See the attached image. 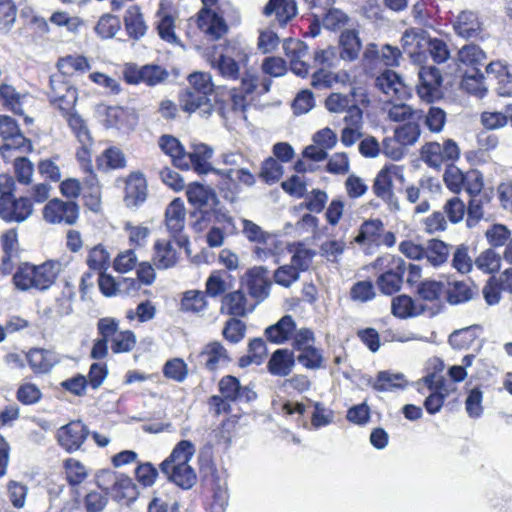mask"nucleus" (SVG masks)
<instances>
[{
	"label": "nucleus",
	"instance_id": "39448f33",
	"mask_svg": "<svg viewBox=\"0 0 512 512\" xmlns=\"http://www.w3.org/2000/svg\"><path fill=\"white\" fill-rule=\"evenodd\" d=\"M66 77L63 74L55 73L49 79L48 97L50 103L60 112L74 110L78 98L76 88L69 83Z\"/></svg>",
	"mask_w": 512,
	"mask_h": 512
},
{
	"label": "nucleus",
	"instance_id": "ddd939ff",
	"mask_svg": "<svg viewBox=\"0 0 512 512\" xmlns=\"http://www.w3.org/2000/svg\"><path fill=\"white\" fill-rule=\"evenodd\" d=\"M89 435V430L81 421H72L57 432L59 444L69 453L77 451Z\"/></svg>",
	"mask_w": 512,
	"mask_h": 512
},
{
	"label": "nucleus",
	"instance_id": "9d476101",
	"mask_svg": "<svg viewBox=\"0 0 512 512\" xmlns=\"http://www.w3.org/2000/svg\"><path fill=\"white\" fill-rule=\"evenodd\" d=\"M428 44L429 37L423 29H407L401 38L403 52L416 64H421L426 59V47Z\"/></svg>",
	"mask_w": 512,
	"mask_h": 512
},
{
	"label": "nucleus",
	"instance_id": "f704fd0d",
	"mask_svg": "<svg viewBox=\"0 0 512 512\" xmlns=\"http://www.w3.org/2000/svg\"><path fill=\"white\" fill-rule=\"evenodd\" d=\"M486 72L498 80V93L500 95L506 96L512 93V73H510L504 62L494 61L489 63L486 67Z\"/></svg>",
	"mask_w": 512,
	"mask_h": 512
},
{
	"label": "nucleus",
	"instance_id": "4be33fe9",
	"mask_svg": "<svg viewBox=\"0 0 512 512\" xmlns=\"http://www.w3.org/2000/svg\"><path fill=\"white\" fill-rule=\"evenodd\" d=\"M160 469L171 482L182 489H190L196 483L197 476L190 464L171 466L168 463H161Z\"/></svg>",
	"mask_w": 512,
	"mask_h": 512
},
{
	"label": "nucleus",
	"instance_id": "0eeeda50",
	"mask_svg": "<svg viewBox=\"0 0 512 512\" xmlns=\"http://www.w3.org/2000/svg\"><path fill=\"white\" fill-rule=\"evenodd\" d=\"M101 336L109 338L114 353L130 352L136 344V337L129 330L119 331L118 322L113 318H101L97 324Z\"/></svg>",
	"mask_w": 512,
	"mask_h": 512
},
{
	"label": "nucleus",
	"instance_id": "0e129e2a",
	"mask_svg": "<svg viewBox=\"0 0 512 512\" xmlns=\"http://www.w3.org/2000/svg\"><path fill=\"white\" fill-rule=\"evenodd\" d=\"M297 361L307 369L317 370L323 367L324 357L321 350L312 346L299 352Z\"/></svg>",
	"mask_w": 512,
	"mask_h": 512
},
{
	"label": "nucleus",
	"instance_id": "79ce46f5",
	"mask_svg": "<svg viewBox=\"0 0 512 512\" xmlns=\"http://www.w3.org/2000/svg\"><path fill=\"white\" fill-rule=\"evenodd\" d=\"M126 159L123 152L116 147L107 148L98 158L97 166L102 170L121 169L125 167Z\"/></svg>",
	"mask_w": 512,
	"mask_h": 512
},
{
	"label": "nucleus",
	"instance_id": "6ab92c4d",
	"mask_svg": "<svg viewBox=\"0 0 512 512\" xmlns=\"http://www.w3.org/2000/svg\"><path fill=\"white\" fill-rule=\"evenodd\" d=\"M28 364L36 374H46L60 362V356L48 349L34 348L26 354Z\"/></svg>",
	"mask_w": 512,
	"mask_h": 512
},
{
	"label": "nucleus",
	"instance_id": "13d9d810",
	"mask_svg": "<svg viewBox=\"0 0 512 512\" xmlns=\"http://www.w3.org/2000/svg\"><path fill=\"white\" fill-rule=\"evenodd\" d=\"M186 193L189 202L197 206L208 205L215 199L213 191L199 183L190 184Z\"/></svg>",
	"mask_w": 512,
	"mask_h": 512
},
{
	"label": "nucleus",
	"instance_id": "4c0bfd02",
	"mask_svg": "<svg viewBox=\"0 0 512 512\" xmlns=\"http://www.w3.org/2000/svg\"><path fill=\"white\" fill-rule=\"evenodd\" d=\"M0 97L4 105L13 113L22 115L24 113L23 105L29 97L27 94H21L9 84L0 85Z\"/></svg>",
	"mask_w": 512,
	"mask_h": 512
},
{
	"label": "nucleus",
	"instance_id": "e2e57ef3",
	"mask_svg": "<svg viewBox=\"0 0 512 512\" xmlns=\"http://www.w3.org/2000/svg\"><path fill=\"white\" fill-rule=\"evenodd\" d=\"M442 147L437 142L426 143L421 148V159L429 167L439 169L444 163L442 157Z\"/></svg>",
	"mask_w": 512,
	"mask_h": 512
},
{
	"label": "nucleus",
	"instance_id": "bf43d9fd",
	"mask_svg": "<svg viewBox=\"0 0 512 512\" xmlns=\"http://www.w3.org/2000/svg\"><path fill=\"white\" fill-rule=\"evenodd\" d=\"M17 7L13 0H0V32L9 33L14 26Z\"/></svg>",
	"mask_w": 512,
	"mask_h": 512
},
{
	"label": "nucleus",
	"instance_id": "1a4fd4ad",
	"mask_svg": "<svg viewBox=\"0 0 512 512\" xmlns=\"http://www.w3.org/2000/svg\"><path fill=\"white\" fill-rule=\"evenodd\" d=\"M43 218L51 224L74 225L79 218V206L73 201L55 198L44 206Z\"/></svg>",
	"mask_w": 512,
	"mask_h": 512
},
{
	"label": "nucleus",
	"instance_id": "2eb2a0df",
	"mask_svg": "<svg viewBox=\"0 0 512 512\" xmlns=\"http://www.w3.org/2000/svg\"><path fill=\"white\" fill-rule=\"evenodd\" d=\"M283 49L290 60L292 72L300 77L307 76L309 65L305 58L308 55V46L301 40L289 38L284 41Z\"/></svg>",
	"mask_w": 512,
	"mask_h": 512
},
{
	"label": "nucleus",
	"instance_id": "5fc2aeb1",
	"mask_svg": "<svg viewBox=\"0 0 512 512\" xmlns=\"http://www.w3.org/2000/svg\"><path fill=\"white\" fill-rule=\"evenodd\" d=\"M424 382L431 391H435L445 398L456 391L455 383L452 380L436 373L426 376Z\"/></svg>",
	"mask_w": 512,
	"mask_h": 512
},
{
	"label": "nucleus",
	"instance_id": "c03bdc74",
	"mask_svg": "<svg viewBox=\"0 0 512 512\" xmlns=\"http://www.w3.org/2000/svg\"><path fill=\"white\" fill-rule=\"evenodd\" d=\"M356 96V89H353L350 94L332 93L327 97L325 106L332 113H342L356 103Z\"/></svg>",
	"mask_w": 512,
	"mask_h": 512
},
{
	"label": "nucleus",
	"instance_id": "473e14b6",
	"mask_svg": "<svg viewBox=\"0 0 512 512\" xmlns=\"http://www.w3.org/2000/svg\"><path fill=\"white\" fill-rule=\"evenodd\" d=\"M161 150L172 158L173 163L181 169H189L186 152L179 140L171 135H163L159 139Z\"/></svg>",
	"mask_w": 512,
	"mask_h": 512
},
{
	"label": "nucleus",
	"instance_id": "774afa93",
	"mask_svg": "<svg viewBox=\"0 0 512 512\" xmlns=\"http://www.w3.org/2000/svg\"><path fill=\"white\" fill-rule=\"evenodd\" d=\"M282 175L283 167L276 159L270 157L263 162L259 176L265 183H276Z\"/></svg>",
	"mask_w": 512,
	"mask_h": 512
},
{
	"label": "nucleus",
	"instance_id": "9b49d317",
	"mask_svg": "<svg viewBox=\"0 0 512 512\" xmlns=\"http://www.w3.org/2000/svg\"><path fill=\"white\" fill-rule=\"evenodd\" d=\"M32 213L33 205L28 197L0 198V217L6 222H23Z\"/></svg>",
	"mask_w": 512,
	"mask_h": 512
},
{
	"label": "nucleus",
	"instance_id": "37998d69",
	"mask_svg": "<svg viewBox=\"0 0 512 512\" xmlns=\"http://www.w3.org/2000/svg\"><path fill=\"white\" fill-rule=\"evenodd\" d=\"M406 384L402 373H391L389 371H380L372 387L377 391H392L396 388H402Z\"/></svg>",
	"mask_w": 512,
	"mask_h": 512
},
{
	"label": "nucleus",
	"instance_id": "f03ea898",
	"mask_svg": "<svg viewBox=\"0 0 512 512\" xmlns=\"http://www.w3.org/2000/svg\"><path fill=\"white\" fill-rule=\"evenodd\" d=\"M61 271V264L55 259H48L40 265L21 264L13 276L17 289L27 291L31 288L48 289Z\"/></svg>",
	"mask_w": 512,
	"mask_h": 512
},
{
	"label": "nucleus",
	"instance_id": "72a5a7b5",
	"mask_svg": "<svg viewBox=\"0 0 512 512\" xmlns=\"http://www.w3.org/2000/svg\"><path fill=\"white\" fill-rule=\"evenodd\" d=\"M296 325L290 315H285L276 324L265 330L267 339L273 343H284L295 331Z\"/></svg>",
	"mask_w": 512,
	"mask_h": 512
},
{
	"label": "nucleus",
	"instance_id": "bb28decb",
	"mask_svg": "<svg viewBox=\"0 0 512 512\" xmlns=\"http://www.w3.org/2000/svg\"><path fill=\"white\" fill-rule=\"evenodd\" d=\"M399 173V167L396 165H390L382 168L377 174L374 184L373 191L377 197L390 201L393 197V177Z\"/></svg>",
	"mask_w": 512,
	"mask_h": 512
},
{
	"label": "nucleus",
	"instance_id": "c756f323",
	"mask_svg": "<svg viewBox=\"0 0 512 512\" xmlns=\"http://www.w3.org/2000/svg\"><path fill=\"white\" fill-rule=\"evenodd\" d=\"M185 206L180 198L174 199L165 211V224L170 234L183 235L181 232L185 226Z\"/></svg>",
	"mask_w": 512,
	"mask_h": 512
},
{
	"label": "nucleus",
	"instance_id": "864d4df0",
	"mask_svg": "<svg viewBox=\"0 0 512 512\" xmlns=\"http://www.w3.org/2000/svg\"><path fill=\"white\" fill-rule=\"evenodd\" d=\"M394 135L404 147L412 146L418 141L421 129L417 122L409 121L397 127Z\"/></svg>",
	"mask_w": 512,
	"mask_h": 512
},
{
	"label": "nucleus",
	"instance_id": "8fccbe9b",
	"mask_svg": "<svg viewBox=\"0 0 512 512\" xmlns=\"http://www.w3.org/2000/svg\"><path fill=\"white\" fill-rule=\"evenodd\" d=\"M58 73L65 76L72 75L74 72H85L90 68L87 59L83 56L68 55L59 59L57 62Z\"/></svg>",
	"mask_w": 512,
	"mask_h": 512
},
{
	"label": "nucleus",
	"instance_id": "f3484780",
	"mask_svg": "<svg viewBox=\"0 0 512 512\" xmlns=\"http://www.w3.org/2000/svg\"><path fill=\"white\" fill-rule=\"evenodd\" d=\"M246 284L250 295L258 301L268 297L271 282L268 271L263 267L249 269L246 272Z\"/></svg>",
	"mask_w": 512,
	"mask_h": 512
},
{
	"label": "nucleus",
	"instance_id": "7c9ffc66",
	"mask_svg": "<svg viewBox=\"0 0 512 512\" xmlns=\"http://www.w3.org/2000/svg\"><path fill=\"white\" fill-rule=\"evenodd\" d=\"M295 365L294 353L288 349H277L268 362V370L274 376L285 377Z\"/></svg>",
	"mask_w": 512,
	"mask_h": 512
},
{
	"label": "nucleus",
	"instance_id": "6e6552de",
	"mask_svg": "<svg viewBox=\"0 0 512 512\" xmlns=\"http://www.w3.org/2000/svg\"><path fill=\"white\" fill-rule=\"evenodd\" d=\"M224 14V10L220 7H202L198 11L196 19L199 30L211 40L221 39L228 32Z\"/></svg>",
	"mask_w": 512,
	"mask_h": 512
},
{
	"label": "nucleus",
	"instance_id": "aec40b11",
	"mask_svg": "<svg viewBox=\"0 0 512 512\" xmlns=\"http://www.w3.org/2000/svg\"><path fill=\"white\" fill-rule=\"evenodd\" d=\"M179 101L182 109L188 113L198 110L204 117L211 115L212 104L208 95H201L190 88H186L180 93Z\"/></svg>",
	"mask_w": 512,
	"mask_h": 512
},
{
	"label": "nucleus",
	"instance_id": "a18cd8bd",
	"mask_svg": "<svg viewBox=\"0 0 512 512\" xmlns=\"http://www.w3.org/2000/svg\"><path fill=\"white\" fill-rule=\"evenodd\" d=\"M392 106L387 110L388 118L393 122H403L407 120H419L422 118V112L414 110L404 101L392 102Z\"/></svg>",
	"mask_w": 512,
	"mask_h": 512
},
{
	"label": "nucleus",
	"instance_id": "20e7f679",
	"mask_svg": "<svg viewBox=\"0 0 512 512\" xmlns=\"http://www.w3.org/2000/svg\"><path fill=\"white\" fill-rule=\"evenodd\" d=\"M0 137L3 140L0 154L6 162L13 158L14 153L27 154L33 150L31 140L21 132L17 121L8 115L0 114Z\"/></svg>",
	"mask_w": 512,
	"mask_h": 512
},
{
	"label": "nucleus",
	"instance_id": "09e8293b",
	"mask_svg": "<svg viewBox=\"0 0 512 512\" xmlns=\"http://www.w3.org/2000/svg\"><path fill=\"white\" fill-rule=\"evenodd\" d=\"M221 309L233 316H244L247 312L245 295L241 291L227 294L223 299Z\"/></svg>",
	"mask_w": 512,
	"mask_h": 512
},
{
	"label": "nucleus",
	"instance_id": "680f3d73",
	"mask_svg": "<svg viewBox=\"0 0 512 512\" xmlns=\"http://www.w3.org/2000/svg\"><path fill=\"white\" fill-rule=\"evenodd\" d=\"M189 87L193 91L200 93L201 95L210 96L214 89L212 77L209 73L195 72L188 77Z\"/></svg>",
	"mask_w": 512,
	"mask_h": 512
},
{
	"label": "nucleus",
	"instance_id": "f8f14e48",
	"mask_svg": "<svg viewBox=\"0 0 512 512\" xmlns=\"http://www.w3.org/2000/svg\"><path fill=\"white\" fill-rule=\"evenodd\" d=\"M419 84L417 93L419 97L428 102H433L442 83V76L435 66H421L418 71Z\"/></svg>",
	"mask_w": 512,
	"mask_h": 512
},
{
	"label": "nucleus",
	"instance_id": "58836bf2",
	"mask_svg": "<svg viewBox=\"0 0 512 512\" xmlns=\"http://www.w3.org/2000/svg\"><path fill=\"white\" fill-rule=\"evenodd\" d=\"M106 260L110 258H88V265L92 269H99V288L101 292L106 296H112L116 291V283L112 276L105 272Z\"/></svg>",
	"mask_w": 512,
	"mask_h": 512
},
{
	"label": "nucleus",
	"instance_id": "b1692460",
	"mask_svg": "<svg viewBox=\"0 0 512 512\" xmlns=\"http://www.w3.org/2000/svg\"><path fill=\"white\" fill-rule=\"evenodd\" d=\"M155 19V28L158 36L167 43L179 44L180 39L175 32L176 18L164 7L163 3H160Z\"/></svg>",
	"mask_w": 512,
	"mask_h": 512
},
{
	"label": "nucleus",
	"instance_id": "dca6fc26",
	"mask_svg": "<svg viewBox=\"0 0 512 512\" xmlns=\"http://www.w3.org/2000/svg\"><path fill=\"white\" fill-rule=\"evenodd\" d=\"M147 198V182L140 172L131 173L126 180L124 202L127 207L136 208Z\"/></svg>",
	"mask_w": 512,
	"mask_h": 512
},
{
	"label": "nucleus",
	"instance_id": "c9c22d12",
	"mask_svg": "<svg viewBox=\"0 0 512 512\" xmlns=\"http://www.w3.org/2000/svg\"><path fill=\"white\" fill-rule=\"evenodd\" d=\"M341 51L340 57L346 61L357 59L361 50V41L355 30L347 29L343 31L339 39Z\"/></svg>",
	"mask_w": 512,
	"mask_h": 512
},
{
	"label": "nucleus",
	"instance_id": "6e6d98bb",
	"mask_svg": "<svg viewBox=\"0 0 512 512\" xmlns=\"http://www.w3.org/2000/svg\"><path fill=\"white\" fill-rule=\"evenodd\" d=\"M267 353L266 344L263 339L255 338L249 342L248 355L240 359V366L245 367L251 363L261 364Z\"/></svg>",
	"mask_w": 512,
	"mask_h": 512
},
{
	"label": "nucleus",
	"instance_id": "a19ab883",
	"mask_svg": "<svg viewBox=\"0 0 512 512\" xmlns=\"http://www.w3.org/2000/svg\"><path fill=\"white\" fill-rule=\"evenodd\" d=\"M79 143L88 145L92 136L84 119L75 111L61 112Z\"/></svg>",
	"mask_w": 512,
	"mask_h": 512
},
{
	"label": "nucleus",
	"instance_id": "603ef678",
	"mask_svg": "<svg viewBox=\"0 0 512 512\" xmlns=\"http://www.w3.org/2000/svg\"><path fill=\"white\" fill-rule=\"evenodd\" d=\"M447 300L451 304H459L469 301L473 297L472 289L464 282L454 281L445 285Z\"/></svg>",
	"mask_w": 512,
	"mask_h": 512
},
{
	"label": "nucleus",
	"instance_id": "3c124183",
	"mask_svg": "<svg viewBox=\"0 0 512 512\" xmlns=\"http://www.w3.org/2000/svg\"><path fill=\"white\" fill-rule=\"evenodd\" d=\"M461 87L469 94L483 97L487 91L484 85V74L475 69L472 74H465L461 81Z\"/></svg>",
	"mask_w": 512,
	"mask_h": 512
},
{
	"label": "nucleus",
	"instance_id": "ea45409f",
	"mask_svg": "<svg viewBox=\"0 0 512 512\" xmlns=\"http://www.w3.org/2000/svg\"><path fill=\"white\" fill-rule=\"evenodd\" d=\"M196 452L195 445L188 440H181L173 448L171 454L162 463L169 465H189Z\"/></svg>",
	"mask_w": 512,
	"mask_h": 512
},
{
	"label": "nucleus",
	"instance_id": "de8ad7c7",
	"mask_svg": "<svg viewBox=\"0 0 512 512\" xmlns=\"http://www.w3.org/2000/svg\"><path fill=\"white\" fill-rule=\"evenodd\" d=\"M207 306L205 293L200 290H188L183 293L180 309L185 312L199 313Z\"/></svg>",
	"mask_w": 512,
	"mask_h": 512
},
{
	"label": "nucleus",
	"instance_id": "052dcab7",
	"mask_svg": "<svg viewBox=\"0 0 512 512\" xmlns=\"http://www.w3.org/2000/svg\"><path fill=\"white\" fill-rule=\"evenodd\" d=\"M486 59V53L475 44L464 45L457 55V60L469 66L479 65Z\"/></svg>",
	"mask_w": 512,
	"mask_h": 512
},
{
	"label": "nucleus",
	"instance_id": "5701e85b",
	"mask_svg": "<svg viewBox=\"0 0 512 512\" xmlns=\"http://www.w3.org/2000/svg\"><path fill=\"white\" fill-rule=\"evenodd\" d=\"M154 249L158 256H181L191 253L188 238L178 234H170L169 238L158 239Z\"/></svg>",
	"mask_w": 512,
	"mask_h": 512
},
{
	"label": "nucleus",
	"instance_id": "a878e982",
	"mask_svg": "<svg viewBox=\"0 0 512 512\" xmlns=\"http://www.w3.org/2000/svg\"><path fill=\"white\" fill-rule=\"evenodd\" d=\"M456 34L462 38H476L482 31L478 15L473 11H462L453 24Z\"/></svg>",
	"mask_w": 512,
	"mask_h": 512
},
{
	"label": "nucleus",
	"instance_id": "a211bd4d",
	"mask_svg": "<svg viewBox=\"0 0 512 512\" xmlns=\"http://www.w3.org/2000/svg\"><path fill=\"white\" fill-rule=\"evenodd\" d=\"M215 173L220 176V188L228 189L230 191L238 188L240 184L252 186L255 183L254 175L246 167L229 168L224 170H215Z\"/></svg>",
	"mask_w": 512,
	"mask_h": 512
},
{
	"label": "nucleus",
	"instance_id": "4d7b16f0",
	"mask_svg": "<svg viewBox=\"0 0 512 512\" xmlns=\"http://www.w3.org/2000/svg\"><path fill=\"white\" fill-rule=\"evenodd\" d=\"M476 328L466 327L455 330L449 336V344L452 348L462 350L469 348L476 340Z\"/></svg>",
	"mask_w": 512,
	"mask_h": 512
},
{
	"label": "nucleus",
	"instance_id": "338daca9",
	"mask_svg": "<svg viewBox=\"0 0 512 512\" xmlns=\"http://www.w3.org/2000/svg\"><path fill=\"white\" fill-rule=\"evenodd\" d=\"M403 282L400 272L387 271L378 278V286L382 293L392 295L398 292Z\"/></svg>",
	"mask_w": 512,
	"mask_h": 512
},
{
	"label": "nucleus",
	"instance_id": "412c9836",
	"mask_svg": "<svg viewBox=\"0 0 512 512\" xmlns=\"http://www.w3.org/2000/svg\"><path fill=\"white\" fill-rule=\"evenodd\" d=\"M105 476L113 482L111 494L116 501H126L128 503L137 498L138 491L130 477L112 472L105 473Z\"/></svg>",
	"mask_w": 512,
	"mask_h": 512
},
{
	"label": "nucleus",
	"instance_id": "69168bd1",
	"mask_svg": "<svg viewBox=\"0 0 512 512\" xmlns=\"http://www.w3.org/2000/svg\"><path fill=\"white\" fill-rule=\"evenodd\" d=\"M163 374L175 382H183L188 375L187 364L180 358L171 359L165 363Z\"/></svg>",
	"mask_w": 512,
	"mask_h": 512
},
{
	"label": "nucleus",
	"instance_id": "2f4dec72",
	"mask_svg": "<svg viewBox=\"0 0 512 512\" xmlns=\"http://www.w3.org/2000/svg\"><path fill=\"white\" fill-rule=\"evenodd\" d=\"M266 16L275 15L280 25H285L297 14V5L294 0H269L263 9Z\"/></svg>",
	"mask_w": 512,
	"mask_h": 512
},
{
	"label": "nucleus",
	"instance_id": "cd10ccee",
	"mask_svg": "<svg viewBox=\"0 0 512 512\" xmlns=\"http://www.w3.org/2000/svg\"><path fill=\"white\" fill-rule=\"evenodd\" d=\"M213 155V150L206 144L200 143L193 146V150L186 153L189 169L193 168L199 174H206L210 171L215 173L211 167L209 160Z\"/></svg>",
	"mask_w": 512,
	"mask_h": 512
},
{
	"label": "nucleus",
	"instance_id": "49530a36",
	"mask_svg": "<svg viewBox=\"0 0 512 512\" xmlns=\"http://www.w3.org/2000/svg\"><path fill=\"white\" fill-rule=\"evenodd\" d=\"M422 310L409 296L400 295L392 300V313L399 318L417 316Z\"/></svg>",
	"mask_w": 512,
	"mask_h": 512
},
{
	"label": "nucleus",
	"instance_id": "4468645a",
	"mask_svg": "<svg viewBox=\"0 0 512 512\" xmlns=\"http://www.w3.org/2000/svg\"><path fill=\"white\" fill-rule=\"evenodd\" d=\"M218 386L221 395L232 402H251L257 397L252 386H242L239 379L231 375L222 377Z\"/></svg>",
	"mask_w": 512,
	"mask_h": 512
},
{
	"label": "nucleus",
	"instance_id": "7ed1b4c3",
	"mask_svg": "<svg viewBox=\"0 0 512 512\" xmlns=\"http://www.w3.org/2000/svg\"><path fill=\"white\" fill-rule=\"evenodd\" d=\"M242 232L255 244V253L264 256H280L288 250L292 256H300L299 245L283 242L272 233L264 231L259 225L248 219H242Z\"/></svg>",
	"mask_w": 512,
	"mask_h": 512
},
{
	"label": "nucleus",
	"instance_id": "393cba45",
	"mask_svg": "<svg viewBox=\"0 0 512 512\" xmlns=\"http://www.w3.org/2000/svg\"><path fill=\"white\" fill-rule=\"evenodd\" d=\"M311 258H291L290 264L279 267L274 278L276 283L289 287L299 278L300 272L306 271L310 267Z\"/></svg>",
	"mask_w": 512,
	"mask_h": 512
},
{
	"label": "nucleus",
	"instance_id": "f257e3e1",
	"mask_svg": "<svg viewBox=\"0 0 512 512\" xmlns=\"http://www.w3.org/2000/svg\"><path fill=\"white\" fill-rule=\"evenodd\" d=\"M247 61V54L231 45H219L213 48L208 55L210 66L226 80L241 78L240 87L230 90L228 99L223 100L218 107L223 118L240 116L246 118L244 113L248 105L247 95L254 92L257 87V77L246 73L241 76V64Z\"/></svg>",
	"mask_w": 512,
	"mask_h": 512
},
{
	"label": "nucleus",
	"instance_id": "423d86ee",
	"mask_svg": "<svg viewBox=\"0 0 512 512\" xmlns=\"http://www.w3.org/2000/svg\"><path fill=\"white\" fill-rule=\"evenodd\" d=\"M374 87L386 97L388 102L406 101L411 91L401 76L393 70L385 69L374 79Z\"/></svg>",
	"mask_w": 512,
	"mask_h": 512
},
{
	"label": "nucleus",
	"instance_id": "e433bc0d",
	"mask_svg": "<svg viewBox=\"0 0 512 512\" xmlns=\"http://www.w3.org/2000/svg\"><path fill=\"white\" fill-rule=\"evenodd\" d=\"M124 24L128 35L136 40L142 38L147 31L143 14L137 6L130 7L124 17Z\"/></svg>",
	"mask_w": 512,
	"mask_h": 512
},
{
	"label": "nucleus",
	"instance_id": "c85d7f7f",
	"mask_svg": "<svg viewBox=\"0 0 512 512\" xmlns=\"http://www.w3.org/2000/svg\"><path fill=\"white\" fill-rule=\"evenodd\" d=\"M200 357L210 371H214L230 361L227 350L218 341L208 343L200 353Z\"/></svg>",
	"mask_w": 512,
	"mask_h": 512
}]
</instances>
